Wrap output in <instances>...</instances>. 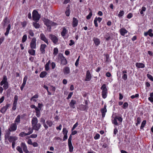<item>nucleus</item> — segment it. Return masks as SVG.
Returning a JSON list of instances; mask_svg holds the SVG:
<instances>
[{
    "label": "nucleus",
    "instance_id": "5701e85b",
    "mask_svg": "<svg viewBox=\"0 0 153 153\" xmlns=\"http://www.w3.org/2000/svg\"><path fill=\"white\" fill-rule=\"evenodd\" d=\"M135 65L137 67L139 68H143L145 67L144 64L141 63L137 62Z\"/></svg>",
    "mask_w": 153,
    "mask_h": 153
},
{
    "label": "nucleus",
    "instance_id": "c9c22d12",
    "mask_svg": "<svg viewBox=\"0 0 153 153\" xmlns=\"http://www.w3.org/2000/svg\"><path fill=\"white\" fill-rule=\"evenodd\" d=\"M28 33L29 35L28 36V37L29 38L30 37V36L31 37H33L34 36V34L33 33V31L32 30H30L28 31Z\"/></svg>",
    "mask_w": 153,
    "mask_h": 153
},
{
    "label": "nucleus",
    "instance_id": "9d476101",
    "mask_svg": "<svg viewBox=\"0 0 153 153\" xmlns=\"http://www.w3.org/2000/svg\"><path fill=\"white\" fill-rule=\"evenodd\" d=\"M36 39L35 38H33L32 39L30 43V47L32 49L36 48Z\"/></svg>",
    "mask_w": 153,
    "mask_h": 153
},
{
    "label": "nucleus",
    "instance_id": "f704fd0d",
    "mask_svg": "<svg viewBox=\"0 0 153 153\" xmlns=\"http://www.w3.org/2000/svg\"><path fill=\"white\" fill-rule=\"evenodd\" d=\"M33 25L36 28H38L40 27L39 24L36 22H33Z\"/></svg>",
    "mask_w": 153,
    "mask_h": 153
},
{
    "label": "nucleus",
    "instance_id": "9b49d317",
    "mask_svg": "<svg viewBox=\"0 0 153 153\" xmlns=\"http://www.w3.org/2000/svg\"><path fill=\"white\" fill-rule=\"evenodd\" d=\"M40 37L41 40L44 41L48 45V44L49 42H48V39L46 38L45 36L43 33H42L40 34Z\"/></svg>",
    "mask_w": 153,
    "mask_h": 153
},
{
    "label": "nucleus",
    "instance_id": "bb28decb",
    "mask_svg": "<svg viewBox=\"0 0 153 153\" xmlns=\"http://www.w3.org/2000/svg\"><path fill=\"white\" fill-rule=\"evenodd\" d=\"M51 64L50 60L48 61V62L46 63L45 65V70L48 71L49 70V65Z\"/></svg>",
    "mask_w": 153,
    "mask_h": 153
},
{
    "label": "nucleus",
    "instance_id": "37998d69",
    "mask_svg": "<svg viewBox=\"0 0 153 153\" xmlns=\"http://www.w3.org/2000/svg\"><path fill=\"white\" fill-rule=\"evenodd\" d=\"M58 52V49L56 48H54L53 49V54L56 55L57 54Z\"/></svg>",
    "mask_w": 153,
    "mask_h": 153
},
{
    "label": "nucleus",
    "instance_id": "6e6d98bb",
    "mask_svg": "<svg viewBox=\"0 0 153 153\" xmlns=\"http://www.w3.org/2000/svg\"><path fill=\"white\" fill-rule=\"evenodd\" d=\"M122 78L124 80H126L127 79V76L126 74H124L122 76Z\"/></svg>",
    "mask_w": 153,
    "mask_h": 153
},
{
    "label": "nucleus",
    "instance_id": "423d86ee",
    "mask_svg": "<svg viewBox=\"0 0 153 153\" xmlns=\"http://www.w3.org/2000/svg\"><path fill=\"white\" fill-rule=\"evenodd\" d=\"M118 120L121 123L123 121V118L121 117L116 116L112 120V123L115 125H118V123L117 120Z\"/></svg>",
    "mask_w": 153,
    "mask_h": 153
},
{
    "label": "nucleus",
    "instance_id": "72a5a7b5",
    "mask_svg": "<svg viewBox=\"0 0 153 153\" xmlns=\"http://www.w3.org/2000/svg\"><path fill=\"white\" fill-rule=\"evenodd\" d=\"M7 23V17H6L3 20L2 24L4 26Z\"/></svg>",
    "mask_w": 153,
    "mask_h": 153
},
{
    "label": "nucleus",
    "instance_id": "338daca9",
    "mask_svg": "<svg viewBox=\"0 0 153 153\" xmlns=\"http://www.w3.org/2000/svg\"><path fill=\"white\" fill-rule=\"evenodd\" d=\"M4 96H2L1 97L0 99V104L2 103L3 101H4Z\"/></svg>",
    "mask_w": 153,
    "mask_h": 153
},
{
    "label": "nucleus",
    "instance_id": "3c124183",
    "mask_svg": "<svg viewBox=\"0 0 153 153\" xmlns=\"http://www.w3.org/2000/svg\"><path fill=\"white\" fill-rule=\"evenodd\" d=\"M97 17H96L94 19V23L95 25V26L96 27H97L98 26V25L97 23Z\"/></svg>",
    "mask_w": 153,
    "mask_h": 153
},
{
    "label": "nucleus",
    "instance_id": "09e8293b",
    "mask_svg": "<svg viewBox=\"0 0 153 153\" xmlns=\"http://www.w3.org/2000/svg\"><path fill=\"white\" fill-rule=\"evenodd\" d=\"M65 14L66 15V16H70V10L69 9L67 8V10L65 12Z\"/></svg>",
    "mask_w": 153,
    "mask_h": 153
},
{
    "label": "nucleus",
    "instance_id": "49530a36",
    "mask_svg": "<svg viewBox=\"0 0 153 153\" xmlns=\"http://www.w3.org/2000/svg\"><path fill=\"white\" fill-rule=\"evenodd\" d=\"M152 29H150L148 31V35L151 37H152L153 36V33H152Z\"/></svg>",
    "mask_w": 153,
    "mask_h": 153
},
{
    "label": "nucleus",
    "instance_id": "b1692460",
    "mask_svg": "<svg viewBox=\"0 0 153 153\" xmlns=\"http://www.w3.org/2000/svg\"><path fill=\"white\" fill-rule=\"evenodd\" d=\"M21 120V116L20 115H18L15 119L14 121V123L16 124H19L20 123Z\"/></svg>",
    "mask_w": 153,
    "mask_h": 153
},
{
    "label": "nucleus",
    "instance_id": "0eeeda50",
    "mask_svg": "<svg viewBox=\"0 0 153 153\" xmlns=\"http://www.w3.org/2000/svg\"><path fill=\"white\" fill-rule=\"evenodd\" d=\"M49 37L54 44H56L58 42V38L55 35L50 34L49 35Z\"/></svg>",
    "mask_w": 153,
    "mask_h": 153
},
{
    "label": "nucleus",
    "instance_id": "c03bdc74",
    "mask_svg": "<svg viewBox=\"0 0 153 153\" xmlns=\"http://www.w3.org/2000/svg\"><path fill=\"white\" fill-rule=\"evenodd\" d=\"M27 36L25 35H24L23 36L22 40V41L23 43H24L26 41L27 39Z\"/></svg>",
    "mask_w": 153,
    "mask_h": 153
},
{
    "label": "nucleus",
    "instance_id": "de8ad7c7",
    "mask_svg": "<svg viewBox=\"0 0 153 153\" xmlns=\"http://www.w3.org/2000/svg\"><path fill=\"white\" fill-rule=\"evenodd\" d=\"M128 106V104L127 102H125L124 103L122 108L124 109H126Z\"/></svg>",
    "mask_w": 153,
    "mask_h": 153
},
{
    "label": "nucleus",
    "instance_id": "c756f323",
    "mask_svg": "<svg viewBox=\"0 0 153 153\" xmlns=\"http://www.w3.org/2000/svg\"><path fill=\"white\" fill-rule=\"evenodd\" d=\"M47 74V73L45 71H42L41 72L40 74V77L41 78L44 77Z\"/></svg>",
    "mask_w": 153,
    "mask_h": 153
},
{
    "label": "nucleus",
    "instance_id": "1a4fd4ad",
    "mask_svg": "<svg viewBox=\"0 0 153 153\" xmlns=\"http://www.w3.org/2000/svg\"><path fill=\"white\" fill-rule=\"evenodd\" d=\"M28 130L29 131L27 133H26L24 132H22L19 134V136L20 137H23L26 135H30L32 134L33 131V130L31 128H29L28 129Z\"/></svg>",
    "mask_w": 153,
    "mask_h": 153
},
{
    "label": "nucleus",
    "instance_id": "2f4dec72",
    "mask_svg": "<svg viewBox=\"0 0 153 153\" xmlns=\"http://www.w3.org/2000/svg\"><path fill=\"white\" fill-rule=\"evenodd\" d=\"M141 121V119L140 117H138L137 119V123H136V126H138L140 124Z\"/></svg>",
    "mask_w": 153,
    "mask_h": 153
},
{
    "label": "nucleus",
    "instance_id": "8fccbe9b",
    "mask_svg": "<svg viewBox=\"0 0 153 153\" xmlns=\"http://www.w3.org/2000/svg\"><path fill=\"white\" fill-rule=\"evenodd\" d=\"M147 77L151 81H153V77L151 75L148 74L147 75Z\"/></svg>",
    "mask_w": 153,
    "mask_h": 153
},
{
    "label": "nucleus",
    "instance_id": "39448f33",
    "mask_svg": "<svg viewBox=\"0 0 153 153\" xmlns=\"http://www.w3.org/2000/svg\"><path fill=\"white\" fill-rule=\"evenodd\" d=\"M32 17L33 20L37 22L39 19L40 16L38 12L35 10H33L32 13Z\"/></svg>",
    "mask_w": 153,
    "mask_h": 153
},
{
    "label": "nucleus",
    "instance_id": "4c0bfd02",
    "mask_svg": "<svg viewBox=\"0 0 153 153\" xmlns=\"http://www.w3.org/2000/svg\"><path fill=\"white\" fill-rule=\"evenodd\" d=\"M17 150L19 151L20 153H23V151L22 150V147L19 146H18L16 147Z\"/></svg>",
    "mask_w": 153,
    "mask_h": 153
},
{
    "label": "nucleus",
    "instance_id": "393cba45",
    "mask_svg": "<svg viewBox=\"0 0 153 153\" xmlns=\"http://www.w3.org/2000/svg\"><path fill=\"white\" fill-rule=\"evenodd\" d=\"M76 101L74 100H71L69 104L70 106L72 108H75V104L76 103Z\"/></svg>",
    "mask_w": 153,
    "mask_h": 153
},
{
    "label": "nucleus",
    "instance_id": "412c9836",
    "mask_svg": "<svg viewBox=\"0 0 153 153\" xmlns=\"http://www.w3.org/2000/svg\"><path fill=\"white\" fill-rule=\"evenodd\" d=\"M119 32L122 36H124L127 33L128 31L124 28H122L120 30Z\"/></svg>",
    "mask_w": 153,
    "mask_h": 153
},
{
    "label": "nucleus",
    "instance_id": "f3484780",
    "mask_svg": "<svg viewBox=\"0 0 153 153\" xmlns=\"http://www.w3.org/2000/svg\"><path fill=\"white\" fill-rule=\"evenodd\" d=\"M7 79V76L5 75H4L3 77V79L2 81L0 82V85L2 86L4 84L8 83Z\"/></svg>",
    "mask_w": 153,
    "mask_h": 153
},
{
    "label": "nucleus",
    "instance_id": "e433bc0d",
    "mask_svg": "<svg viewBox=\"0 0 153 153\" xmlns=\"http://www.w3.org/2000/svg\"><path fill=\"white\" fill-rule=\"evenodd\" d=\"M27 79V76H25L23 79V82L22 85H25L26 81Z\"/></svg>",
    "mask_w": 153,
    "mask_h": 153
},
{
    "label": "nucleus",
    "instance_id": "2eb2a0df",
    "mask_svg": "<svg viewBox=\"0 0 153 153\" xmlns=\"http://www.w3.org/2000/svg\"><path fill=\"white\" fill-rule=\"evenodd\" d=\"M91 77V73L89 71H87L86 72V77L85 78V81H89Z\"/></svg>",
    "mask_w": 153,
    "mask_h": 153
},
{
    "label": "nucleus",
    "instance_id": "680f3d73",
    "mask_svg": "<svg viewBox=\"0 0 153 153\" xmlns=\"http://www.w3.org/2000/svg\"><path fill=\"white\" fill-rule=\"evenodd\" d=\"M73 92H70L68 94V97H67V99H69L70 98L72 95H73Z\"/></svg>",
    "mask_w": 153,
    "mask_h": 153
},
{
    "label": "nucleus",
    "instance_id": "7c9ffc66",
    "mask_svg": "<svg viewBox=\"0 0 153 153\" xmlns=\"http://www.w3.org/2000/svg\"><path fill=\"white\" fill-rule=\"evenodd\" d=\"M124 12L123 10H121L120 12H119L118 15V16L119 18H121L124 15Z\"/></svg>",
    "mask_w": 153,
    "mask_h": 153
},
{
    "label": "nucleus",
    "instance_id": "f257e3e1",
    "mask_svg": "<svg viewBox=\"0 0 153 153\" xmlns=\"http://www.w3.org/2000/svg\"><path fill=\"white\" fill-rule=\"evenodd\" d=\"M38 120L36 117H33L31 120V123L33 129L38 131L40 128L41 125L40 123H38Z\"/></svg>",
    "mask_w": 153,
    "mask_h": 153
},
{
    "label": "nucleus",
    "instance_id": "69168bd1",
    "mask_svg": "<svg viewBox=\"0 0 153 153\" xmlns=\"http://www.w3.org/2000/svg\"><path fill=\"white\" fill-rule=\"evenodd\" d=\"M70 43H69V45L70 46H71L74 44V41L72 39L70 40Z\"/></svg>",
    "mask_w": 153,
    "mask_h": 153
},
{
    "label": "nucleus",
    "instance_id": "bf43d9fd",
    "mask_svg": "<svg viewBox=\"0 0 153 153\" xmlns=\"http://www.w3.org/2000/svg\"><path fill=\"white\" fill-rule=\"evenodd\" d=\"M18 100V96L17 95H15L14 97V100L13 102L17 103Z\"/></svg>",
    "mask_w": 153,
    "mask_h": 153
},
{
    "label": "nucleus",
    "instance_id": "58836bf2",
    "mask_svg": "<svg viewBox=\"0 0 153 153\" xmlns=\"http://www.w3.org/2000/svg\"><path fill=\"white\" fill-rule=\"evenodd\" d=\"M46 123L49 127H51L53 125V122L50 120H47L46 122Z\"/></svg>",
    "mask_w": 153,
    "mask_h": 153
},
{
    "label": "nucleus",
    "instance_id": "79ce46f5",
    "mask_svg": "<svg viewBox=\"0 0 153 153\" xmlns=\"http://www.w3.org/2000/svg\"><path fill=\"white\" fill-rule=\"evenodd\" d=\"M92 11H91V12L89 13L88 15L86 16V18L87 19H91V17L92 16Z\"/></svg>",
    "mask_w": 153,
    "mask_h": 153
},
{
    "label": "nucleus",
    "instance_id": "f03ea898",
    "mask_svg": "<svg viewBox=\"0 0 153 153\" xmlns=\"http://www.w3.org/2000/svg\"><path fill=\"white\" fill-rule=\"evenodd\" d=\"M10 133L8 134H6L5 135V140L7 139L9 141L10 143L16 142V140L18 139V137L15 136L9 135Z\"/></svg>",
    "mask_w": 153,
    "mask_h": 153
},
{
    "label": "nucleus",
    "instance_id": "864d4df0",
    "mask_svg": "<svg viewBox=\"0 0 153 153\" xmlns=\"http://www.w3.org/2000/svg\"><path fill=\"white\" fill-rule=\"evenodd\" d=\"M68 146L69 149V151L70 152H72L73 151V147L72 145H68Z\"/></svg>",
    "mask_w": 153,
    "mask_h": 153
},
{
    "label": "nucleus",
    "instance_id": "ea45409f",
    "mask_svg": "<svg viewBox=\"0 0 153 153\" xmlns=\"http://www.w3.org/2000/svg\"><path fill=\"white\" fill-rule=\"evenodd\" d=\"M62 132L64 135H67L68 131L67 130L66 128H64L63 129Z\"/></svg>",
    "mask_w": 153,
    "mask_h": 153
},
{
    "label": "nucleus",
    "instance_id": "052dcab7",
    "mask_svg": "<svg viewBox=\"0 0 153 153\" xmlns=\"http://www.w3.org/2000/svg\"><path fill=\"white\" fill-rule=\"evenodd\" d=\"M29 137V138H36L37 137V135L36 134H32Z\"/></svg>",
    "mask_w": 153,
    "mask_h": 153
},
{
    "label": "nucleus",
    "instance_id": "20e7f679",
    "mask_svg": "<svg viewBox=\"0 0 153 153\" xmlns=\"http://www.w3.org/2000/svg\"><path fill=\"white\" fill-rule=\"evenodd\" d=\"M44 23L46 26L50 29L51 28V27L52 26H55L57 25L56 23L53 22L52 21L47 19H45Z\"/></svg>",
    "mask_w": 153,
    "mask_h": 153
},
{
    "label": "nucleus",
    "instance_id": "dca6fc26",
    "mask_svg": "<svg viewBox=\"0 0 153 153\" xmlns=\"http://www.w3.org/2000/svg\"><path fill=\"white\" fill-rule=\"evenodd\" d=\"M63 72L64 75H67L70 72V69L69 67H65L64 68Z\"/></svg>",
    "mask_w": 153,
    "mask_h": 153
},
{
    "label": "nucleus",
    "instance_id": "a211bd4d",
    "mask_svg": "<svg viewBox=\"0 0 153 153\" xmlns=\"http://www.w3.org/2000/svg\"><path fill=\"white\" fill-rule=\"evenodd\" d=\"M47 45L45 44H44L41 45L40 47V51L42 53H45V49Z\"/></svg>",
    "mask_w": 153,
    "mask_h": 153
},
{
    "label": "nucleus",
    "instance_id": "4468645a",
    "mask_svg": "<svg viewBox=\"0 0 153 153\" xmlns=\"http://www.w3.org/2000/svg\"><path fill=\"white\" fill-rule=\"evenodd\" d=\"M20 145L22 148L23 149V150L24 152L25 153H29V152L27 149V146L25 143H21Z\"/></svg>",
    "mask_w": 153,
    "mask_h": 153
},
{
    "label": "nucleus",
    "instance_id": "cd10ccee",
    "mask_svg": "<svg viewBox=\"0 0 153 153\" xmlns=\"http://www.w3.org/2000/svg\"><path fill=\"white\" fill-rule=\"evenodd\" d=\"M10 28H11L10 25V24L8 25L7 26V27L6 29V32L5 33V35L6 36H7L8 35V34L9 33V31L10 29Z\"/></svg>",
    "mask_w": 153,
    "mask_h": 153
},
{
    "label": "nucleus",
    "instance_id": "5fc2aeb1",
    "mask_svg": "<svg viewBox=\"0 0 153 153\" xmlns=\"http://www.w3.org/2000/svg\"><path fill=\"white\" fill-rule=\"evenodd\" d=\"M100 137V135L99 134H97L94 137V138L95 140H97Z\"/></svg>",
    "mask_w": 153,
    "mask_h": 153
},
{
    "label": "nucleus",
    "instance_id": "6ab92c4d",
    "mask_svg": "<svg viewBox=\"0 0 153 153\" xmlns=\"http://www.w3.org/2000/svg\"><path fill=\"white\" fill-rule=\"evenodd\" d=\"M10 106V104H7L5 106L3 107L1 109L0 111L1 113H4L8 109V108Z\"/></svg>",
    "mask_w": 153,
    "mask_h": 153
},
{
    "label": "nucleus",
    "instance_id": "a19ab883",
    "mask_svg": "<svg viewBox=\"0 0 153 153\" xmlns=\"http://www.w3.org/2000/svg\"><path fill=\"white\" fill-rule=\"evenodd\" d=\"M17 103L13 102L12 109L15 111L16 108V105Z\"/></svg>",
    "mask_w": 153,
    "mask_h": 153
},
{
    "label": "nucleus",
    "instance_id": "ddd939ff",
    "mask_svg": "<svg viewBox=\"0 0 153 153\" xmlns=\"http://www.w3.org/2000/svg\"><path fill=\"white\" fill-rule=\"evenodd\" d=\"M106 107V105H105L103 108L101 109V112L102 113V118H104L105 117L106 113L107 112Z\"/></svg>",
    "mask_w": 153,
    "mask_h": 153
},
{
    "label": "nucleus",
    "instance_id": "0e129e2a",
    "mask_svg": "<svg viewBox=\"0 0 153 153\" xmlns=\"http://www.w3.org/2000/svg\"><path fill=\"white\" fill-rule=\"evenodd\" d=\"M132 14L131 13H129L127 16V17L128 19H130L132 17Z\"/></svg>",
    "mask_w": 153,
    "mask_h": 153
},
{
    "label": "nucleus",
    "instance_id": "13d9d810",
    "mask_svg": "<svg viewBox=\"0 0 153 153\" xmlns=\"http://www.w3.org/2000/svg\"><path fill=\"white\" fill-rule=\"evenodd\" d=\"M78 125V123L76 122L74 125L72 129V131H73L76 127Z\"/></svg>",
    "mask_w": 153,
    "mask_h": 153
},
{
    "label": "nucleus",
    "instance_id": "e2e57ef3",
    "mask_svg": "<svg viewBox=\"0 0 153 153\" xmlns=\"http://www.w3.org/2000/svg\"><path fill=\"white\" fill-rule=\"evenodd\" d=\"M21 24L22 26L23 27H25L27 25V22L25 21H24L23 22H21Z\"/></svg>",
    "mask_w": 153,
    "mask_h": 153
},
{
    "label": "nucleus",
    "instance_id": "aec40b11",
    "mask_svg": "<svg viewBox=\"0 0 153 153\" xmlns=\"http://www.w3.org/2000/svg\"><path fill=\"white\" fill-rule=\"evenodd\" d=\"M78 24V20L76 18L74 17L73 19L72 25L73 27H76Z\"/></svg>",
    "mask_w": 153,
    "mask_h": 153
},
{
    "label": "nucleus",
    "instance_id": "f8f14e48",
    "mask_svg": "<svg viewBox=\"0 0 153 153\" xmlns=\"http://www.w3.org/2000/svg\"><path fill=\"white\" fill-rule=\"evenodd\" d=\"M59 57L61 61L60 64L63 65H66L67 62L65 57L62 55L60 56Z\"/></svg>",
    "mask_w": 153,
    "mask_h": 153
},
{
    "label": "nucleus",
    "instance_id": "4d7b16f0",
    "mask_svg": "<svg viewBox=\"0 0 153 153\" xmlns=\"http://www.w3.org/2000/svg\"><path fill=\"white\" fill-rule=\"evenodd\" d=\"M139 96V95L138 94H135V95H132L131 97L133 99H134L135 98H137V97H138Z\"/></svg>",
    "mask_w": 153,
    "mask_h": 153
},
{
    "label": "nucleus",
    "instance_id": "473e14b6",
    "mask_svg": "<svg viewBox=\"0 0 153 153\" xmlns=\"http://www.w3.org/2000/svg\"><path fill=\"white\" fill-rule=\"evenodd\" d=\"M146 123V120H144L141 123V125L140 128L141 129H142L143 128Z\"/></svg>",
    "mask_w": 153,
    "mask_h": 153
},
{
    "label": "nucleus",
    "instance_id": "774afa93",
    "mask_svg": "<svg viewBox=\"0 0 153 153\" xmlns=\"http://www.w3.org/2000/svg\"><path fill=\"white\" fill-rule=\"evenodd\" d=\"M40 122L43 124L45 123V120L43 118H41L40 120Z\"/></svg>",
    "mask_w": 153,
    "mask_h": 153
},
{
    "label": "nucleus",
    "instance_id": "a878e982",
    "mask_svg": "<svg viewBox=\"0 0 153 153\" xmlns=\"http://www.w3.org/2000/svg\"><path fill=\"white\" fill-rule=\"evenodd\" d=\"M62 30L61 33V35L63 37L64 36L67 32V30L66 28L64 27L62 29Z\"/></svg>",
    "mask_w": 153,
    "mask_h": 153
},
{
    "label": "nucleus",
    "instance_id": "603ef678",
    "mask_svg": "<svg viewBox=\"0 0 153 153\" xmlns=\"http://www.w3.org/2000/svg\"><path fill=\"white\" fill-rule=\"evenodd\" d=\"M146 10V8L144 7H143L141 8V10L140 12V13L141 14H143V11H145Z\"/></svg>",
    "mask_w": 153,
    "mask_h": 153
},
{
    "label": "nucleus",
    "instance_id": "6e6552de",
    "mask_svg": "<svg viewBox=\"0 0 153 153\" xmlns=\"http://www.w3.org/2000/svg\"><path fill=\"white\" fill-rule=\"evenodd\" d=\"M17 128V125L16 123H12L9 128L8 129V131L10 132H13L15 131Z\"/></svg>",
    "mask_w": 153,
    "mask_h": 153
},
{
    "label": "nucleus",
    "instance_id": "7ed1b4c3",
    "mask_svg": "<svg viewBox=\"0 0 153 153\" xmlns=\"http://www.w3.org/2000/svg\"><path fill=\"white\" fill-rule=\"evenodd\" d=\"M101 89L102 90V95L103 98H105L107 96V89L106 87V85L105 84L102 85L101 88Z\"/></svg>",
    "mask_w": 153,
    "mask_h": 153
},
{
    "label": "nucleus",
    "instance_id": "c85d7f7f",
    "mask_svg": "<svg viewBox=\"0 0 153 153\" xmlns=\"http://www.w3.org/2000/svg\"><path fill=\"white\" fill-rule=\"evenodd\" d=\"M28 52L30 54L32 55H35V51L33 50V49L32 48L31 49L29 50H28Z\"/></svg>",
    "mask_w": 153,
    "mask_h": 153
},
{
    "label": "nucleus",
    "instance_id": "4be33fe9",
    "mask_svg": "<svg viewBox=\"0 0 153 153\" xmlns=\"http://www.w3.org/2000/svg\"><path fill=\"white\" fill-rule=\"evenodd\" d=\"M93 41L95 45L96 46H98L100 43V39L94 37L93 38Z\"/></svg>",
    "mask_w": 153,
    "mask_h": 153
},
{
    "label": "nucleus",
    "instance_id": "a18cd8bd",
    "mask_svg": "<svg viewBox=\"0 0 153 153\" xmlns=\"http://www.w3.org/2000/svg\"><path fill=\"white\" fill-rule=\"evenodd\" d=\"M3 87L4 90L7 89L9 87L8 83H7L3 84Z\"/></svg>",
    "mask_w": 153,
    "mask_h": 153
}]
</instances>
